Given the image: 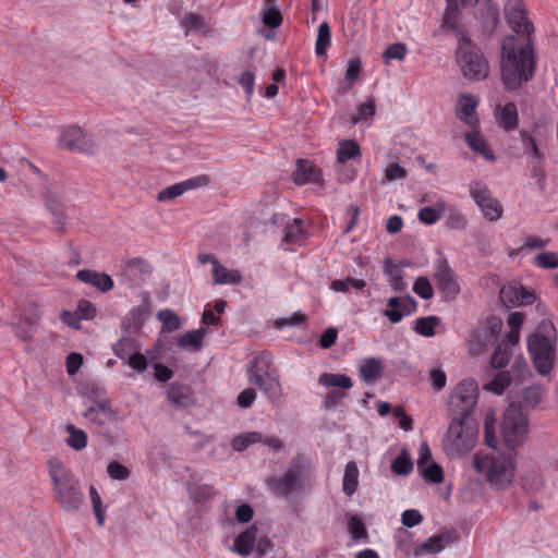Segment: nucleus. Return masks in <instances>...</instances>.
I'll return each instance as SVG.
<instances>
[{"label":"nucleus","mask_w":558,"mask_h":558,"mask_svg":"<svg viewBox=\"0 0 558 558\" xmlns=\"http://www.w3.org/2000/svg\"><path fill=\"white\" fill-rule=\"evenodd\" d=\"M519 136L524 153L532 158L535 163L544 165L545 154L538 147L535 136L526 130H520Z\"/></svg>","instance_id":"24"},{"label":"nucleus","mask_w":558,"mask_h":558,"mask_svg":"<svg viewBox=\"0 0 558 558\" xmlns=\"http://www.w3.org/2000/svg\"><path fill=\"white\" fill-rule=\"evenodd\" d=\"M446 210V203L437 201L435 206H426L420 209L417 217L423 223L430 226L437 222Z\"/></svg>","instance_id":"34"},{"label":"nucleus","mask_w":558,"mask_h":558,"mask_svg":"<svg viewBox=\"0 0 558 558\" xmlns=\"http://www.w3.org/2000/svg\"><path fill=\"white\" fill-rule=\"evenodd\" d=\"M306 236L304 222L301 219H293L284 228L283 241L289 244L300 245Z\"/></svg>","instance_id":"33"},{"label":"nucleus","mask_w":558,"mask_h":558,"mask_svg":"<svg viewBox=\"0 0 558 558\" xmlns=\"http://www.w3.org/2000/svg\"><path fill=\"white\" fill-rule=\"evenodd\" d=\"M512 378L509 372L502 371L496 374V376L487 384L486 389L501 395L511 384Z\"/></svg>","instance_id":"44"},{"label":"nucleus","mask_w":558,"mask_h":558,"mask_svg":"<svg viewBox=\"0 0 558 558\" xmlns=\"http://www.w3.org/2000/svg\"><path fill=\"white\" fill-rule=\"evenodd\" d=\"M505 15L509 27L517 36H507L502 40L500 63L501 81L507 90H514L529 82L535 70L532 35L534 27L530 22L522 0H508Z\"/></svg>","instance_id":"1"},{"label":"nucleus","mask_w":558,"mask_h":558,"mask_svg":"<svg viewBox=\"0 0 558 558\" xmlns=\"http://www.w3.org/2000/svg\"><path fill=\"white\" fill-rule=\"evenodd\" d=\"M205 332V328H199L197 330L186 332L179 338V344L183 348L193 347L199 350Z\"/></svg>","instance_id":"49"},{"label":"nucleus","mask_w":558,"mask_h":558,"mask_svg":"<svg viewBox=\"0 0 558 558\" xmlns=\"http://www.w3.org/2000/svg\"><path fill=\"white\" fill-rule=\"evenodd\" d=\"M256 537H257V527L256 526H251V527L246 529L245 531H243L235 537V539L233 542L232 550L243 557L248 556L254 548Z\"/></svg>","instance_id":"25"},{"label":"nucleus","mask_w":558,"mask_h":558,"mask_svg":"<svg viewBox=\"0 0 558 558\" xmlns=\"http://www.w3.org/2000/svg\"><path fill=\"white\" fill-rule=\"evenodd\" d=\"M59 144L62 148L86 154H93L97 146L94 137L76 125L68 126L62 131Z\"/></svg>","instance_id":"13"},{"label":"nucleus","mask_w":558,"mask_h":558,"mask_svg":"<svg viewBox=\"0 0 558 558\" xmlns=\"http://www.w3.org/2000/svg\"><path fill=\"white\" fill-rule=\"evenodd\" d=\"M458 38L457 62L468 80L481 81L488 76L489 65L482 51L466 37L462 28H451Z\"/></svg>","instance_id":"4"},{"label":"nucleus","mask_w":558,"mask_h":558,"mask_svg":"<svg viewBox=\"0 0 558 558\" xmlns=\"http://www.w3.org/2000/svg\"><path fill=\"white\" fill-rule=\"evenodd\" d=\"M421 472V475L435 484H439L444 480V472L439 464L435 462H430L428 464H425L422 466V469H418Z\"/></svg>","instance_id":"53"},{"label":"nucleus","mask_w":558,"mask_h":558,"mask_svg":"<svg viewBox=\"0 0 558 558\" xmlns=\"http://www.w3.org/2000/svg\"><path fill=\"white\" fill-rule=\"evenodd\" d=\"M331 32L327 22H323L318 26L317 38L315 43V52L318 57H325L330 46Z\"/></svg>","instance_id":"37"},{"label":"nucleus","mask_w":558,"mask_h":558,"mask_svg":"<svg viewBox=\"0 0 558 558\" xmlns=\"http://www.w3.org/2000/svg\"><path fill=\"white\" fill-rule=\"evenodd\" d=\"M465 420L451 418L442 439V448L449 457H462L470 452L476 442V434L464 426Z\"/></svg>","instance_id":"8"},{"label":"nucleus","mask_w":558,"mask_h":558,"mask_svg":"<svg viewBox=\"0 0 558 558\" xmlns=\"http://www.w3.org/2000/svg\"><path fill=\"white\" fill-rule=\"evenodd\" d=\"M441 320L438 316L420 317L415 320L414 331L420 336L429 338L435 336V328L440 325Z\"/></svg>","instance_id":"36"},{"label":"nucleus","mask_w":558,"mask_h":558,"mask_svg":"<svg viewBox=\"0 0 558 558\" xmlns=\"http://www.w3.org/2000/svg\"><path fill=\"white\" fill-rule=\"evenodd\" d=\"M47 464L56 501L65 511L80 510L84 504V494L78 478L59 459H50Z\"/></svg>","instance_id":"2"},{"label":"nucleus","mask_w":558,"mask_h":558,"mask_svg":"<svg viewBox=\"0 0 558 558\" xmlns=\"http://www.w3.org/2000/svg\"><path fill=\"white\" fill-rule=\"evenodd\" d=\"M417 303L410 296H402L399 310H385L384 315L389 319L391 324H398L404 316L411 315L416 311Z\"/></svg>","instance_id":"27"},{"label":"nucleus","mask_w":558,"mask_h":558,"mask_svg":"<svg viewBox=\"0 0 558 558\" xmlns=\"http://www.w3.org/2000/svg\"><path fill=\"white\" fill-rule=\"evenodd\" d=\"M466 145L476 154L481 155L488 161H495L496 156L489 148L486 140L481 135L476 129L464 134Z\"/></svg>","instance_id":"23"},{"label":"nucleus","mask_w":558,"mask_h":558,"mask_svg":"<svg viewBox=\"0 0 558 558\" xmlns=\"http://www.w3.org/2000/svg\"><path fill=\"white\" fill-rule=\"evenodd\" d=\"M263 22L266 26L276 28L281 24L282 15L278 9L271 5L263 12Z\"/></svg>","instance_id":"63"},{"label":"nucleus","mask_w":558,"mask_h":558,"mask_svg":"<svg viewBox=\"0 0 558 558\" xmlns=\"http://www.w3.org/2000/svg\"><path fill=\"white\" fill-rule=\"evenodd\" d=\"M84 415L99 425H105L114 418L116 412L107 402H100L92 405Z\"/></svg>","instance_id":"31"},{"label":"nucleus","mask_w":558,"mask_h":558,"mask_svg":"<svg viewBox=\"0 0 558 558\" xmlns=\"http://www.w3.org/2000/svg\"><path fill=\"white\" fill-rule=\"evenodd\" d=\"M361 149L355 141H343L339 143L337 149V159L340 163H344L354 157L360 156Z\"/></svg>","instance_id":"42"},{"label":"nucleus","mask_w":558,"mask_h":558,"mask_svg":"<svg viewBox=\"0 0 558 558\" xmlns=\"http://www.w3.org/2000/svg\"><path fill=\"white\" fill-rule=\"evenodd\" d=\"M407 54V46L402 43H396L388 46L383 52L385 63H390L392 60L402 61Z\"/></svg>","instance_id":"54"},{"label":"nucleus","mask_w":558,"mask_h":558,"mask_svg":"<svg viewBox=\"0 0 558 558\" xmlns=\"http://www.w3.org/2000/svg\"><path fill=\"white\" fill-rule=\"evenodd\" d=\"M181 25L185 29V35H189L191 32L202 33L207 29L204 17L196 13L185 14L181 20Z\"/></svg>","instance_id":"41"},{"label":"nucleus","mask_w":558,"mask_h":558,"mask_svg":"<svg viewBox=\"0 0 558 558\" xmlns=\"http://www.w3.org/2000/svg\"><path fill=\"white\" fill-rule=\"evenodd\" d=\"M65 429L69 434L66 445L70 448L80 451L87 446V435L83 429L77 428L73 424L66 425Z\"/></svg>","instance_id":"38"},{"label":"nucleus","mask_w":558,"mask_h":558,"mask_svg":"<svg viewBox=\"0 0 558 558\" xmlns=\"http://www.w3.org/2000/svg\"><path fill=\"white\" fill-rule=\"evenodd\" d=\"M375 99L373 97H368L365 102L357 107V113L351 119L352 123L356 124L368 117H372L375 113Z\"/></svg>","instance_id":"57"},{"label":"nucleus","mask_w":558,"mask_h":558,"mask_svg":"<svg viewBox=\"0 0 558 558\" xmlns=\"http://www.w3.org/2000/svg\"><path fill=\"white\" fill-rule=\"evenodd\" d=\"M391 470L397 475H408L412 472L413 462L407 450H402L401 453L392 461Z\"/></svg>","instance_id":"45"},{"label":"nucleus","mask_w":558,"mask_h":558,"mask_svg":"<svg viewBox=\"0 0 558 558\" xmlns=\"http://www.w3.org/2000/svg\"><path fill=\"white\" fill-rule=\"evenodd\" d=\"M469 193L487 220L497 221L501 218L504 208L499 201L493 197L490 190L484 182L472 181L469 184Z\"/></svg>","instance_id":"11"},{"label":"nucleus","mask_w":558,"mask_h":558,"mask_svg":"<svg viewBox=\"0 0 558 558\" xmlns=\"http://www.w3.org/2000/svg\"><path fill=\"white\" fill-rule=\"evenodd\" d=\"M397 549L402 554L403 557L414 556V546L412 541V534L404 530L399 529L395 536Z\"/></svg>","instance_id":"39"},{"label":"nucleus","mask_w":558,"mask_h":558,"mask_svg":"<svg viewBox=\"0 0 558 558\" xmlns=\"http://www.w3.org/2000/svg\"><path fill=\"white\" fill-rule=\"evenodd\" d=\"M501 300L508 306H519L532 304L535 296L522 286H509L500 291Z\"/></svg>","instance_id":"19"},{"label":"nucleus","mask_w":558,"mask_h":558,"mask_svg":"<svg viewBox=\"0 0 558 558\" xmlns=\"http://www.w3.org/2000/svg\"><path fill=\"white\" fill-rule=\"evenodd\" d=\"M313 484L312 476L305 473L300 458H294L281 476L267 480L268 488L279 497L299 493L304 486Z\"/></svg>","instance_id":"6"},{"label":"nucleus","mask_w":558,"mask_h":558,"mask_svg":"<svg viewBox=\"0 0 558 558\" xmlns=\"http://www.w3.org/2000/svg\"><path fill=\"white\" fill-rule=\"evenodd\" d=\"M359 468L354 461H349L344 466V474L342 478V490L344 495L351 497L359 487Z\"/></svg>","instance_id":"32"},{"label":"nucleus","mask_w":558,"mask_h":558,"mask_svg":"<svg viewBox=\"0 0 558 558\" xmlns=\"http://www.w3.org/2000/svg\"><path fill=\"white\" fill-rule=\"evenodd\" d=\"M510 357L511 352L508 349L498 345L492 355L490 365L494 368H502L509 363Z\"/></svg>","instance_id":"61"},{"label":"nucleus","mask_w":558,"mask_h":558,"mask_svg":"<svg viewBox=\"0 0 558 558\" xmlns=\"http://www.w3.org/2000/svg\"><path fill=\"white\" fill-rule=\"evenodd\" d=\"M529 432L527 418L521 408L511 404L504 413L501 421V435L507 447L514 449L526 438Z\"/></svg>","instance_id":"9"},{"label":"nucleus","mask_w":558,"mask_h":558,"mask_svg":"<svg viewBox=\"0 0 558 558\" xmlns=\"http://www.w3.org/2000/svg\"><path fill=\"white\" fill-rule=\"evenodd\" d=\"M260 357H254L247 368V381L257 386L271 402L279 401L282 397V388L279 376L259 367Z\"/></svg>","instance_id":"10"},{"label":"nucleus","mask_w":558,"mask_h":558,"mask_svg":"<svg viewBox=\"0 0 558 558\" xmlns=\"http://www.w3.org/2000/svg\"><path fill=\"white\" fill-rule=\"evenodd\" d=\"M534 264L545 269L558 268V254L555 252H543L535 256Z\"/></svg>","instance_id":"58"},{"label":"nucleus","mask_w":558,"mask_h":558,"mask_svg":"<svg viewBox=\"0 0 558 558\" xmlns=\"http://www.w3.org/2000/svg\"><path fill=\"white\" fill-rule=\"evenodd\" d=\"M348 530L354 541H367V531L362 520L356 515H350L348 519Z\"/></svg>","instance_id":"50"},{"label":"nucleus","mask_w":558,"mask_h":558,"mask_svg":"<svg viewBox=\"0 0 558 558\" xmlns=\"http://www.w3.org/2000/svg\"><path fill=\"white\" fill-rule=\"evenodd\" d=\"M107 473L112 480L125 481L131 475V470L118 461H111L107 465Z\"/></svg>","instance_id":"59"},{"label":"nucleus","mask_w":558,"mask_h":558,"mask_svg":"<svg viewBox=\"0 0 558 558\" xmlns=\"http://www.w3.org/2000/svg\"><path fill=\"white\" fill-rule=\"evenodd\" d=\"M477 105L478 99L475 96L462 94L459 96L456 106L457 118L472 129H477L480 122L475 112Z\"/></svg>","instance_id":"17"},{"label":"nucleus","mask_w":558,"mask_h":558,"mask_svg":"<svg viewBox=\"0 0 558 558\" xmlns=\"http://www.w3.org/2000/svg\"><path fill=\"white\" fill-rule=\"evenodd\" d=\"M473 465L497 489L507 488L514 478V462L511 457L475 453Z\"/></svg>","instance_id":"3"},{"label":"nucleus","mask_w":558,"mask_h":558,"mask_svg":"<svg viewBox=\"0 0 558 558\" xmlns=\"http://www.w3.org/2000/svg\"><path fill=\"white\" fill-rule=\"evenodd\" d=\"M318 384L326 388H339L330 390L324 398L323 404L327 409L337 407L347 396L342 390H349L353 386L352 379L348 375L327 372L319 375Z\"/></svg>","instance_id":"12"},{"label":"nucleus","mask_w":558,"mask_h":558,"mask_svg":"<svg viewBox=\"0 0 558 558\" xmlns=\"http://www.w3.org/2000/svg\"><path fill=\"white\" fill-rule=\"evenodd\" d=\"M76 278L82 282L96 287L101 292L110 291L113 288V280L109 275L104 272L82 269L77 271Z\"/></svg>","instance_id":"20"},{"label":"nucleus","mask_w":558,"mask_h":558,"mask_svg":"<svg viewBox=\"0 0 558 558\" xmlns=\"http://www.w3.org/2000/svg\"><path fill=\"white\" fill-rule=\"evenodd\" d=\"M89 496L97 523L98 525L102 526L105 523V510L102 508L100 495L98 494L96 487L93 485L89 487Z\"/></svg>","instance_id":"56"},{"label":"nucleus","mask_w":558,"mask_h":558,"mask_svg":"<svg viewBox=\"0 0 558 558\" xmlns=\"http://www.w3.org/2000/svg\"><path fill=\"white\" fill-rule=\"evenodd\" d=\"M495 423H496L495 412L488 411L486 413L485 421H484V440H485V444L489 448H493V449H495L497 446V438L495 435Z\"/></svg>","instance_id":"47"},{"label":"nucleus","mask_w":558,"mask_h":558,"mask_svg":"<svg viewBox=\"0 0 558 558\" xmlns=\"http://www.w3.org/2000/svg\"><path fill=\"white\" fill-rule=\"evenodd\" d=\"M157 317L163 324V328L167 331H174L181 326L179 316L171 310L159 311Z\"/></svg>","instance_id":"55"},{"label":"nucleus","mask_w":558,"mask_h":558,"mask_svg":"<svg viewBox=\"0 0 558 558\" xmlns=\"http://www.w3.org/2000/svg\"><path fill=\"white\" fill-rule=\"evenodd\" d=\"M114 354L124 360L137 351V342L132 338H122L113 347Z\"/></svg>","instance_id":"48"},{"label":"nucleus","mask_w":558,"mask_h":558,"mask_svg":"<svg viewBox=\"0 0 558 558\" xmlns=\"http://www.w3.org/2000/svg\"><path fill=\"white\" fill-rule=\"evenodd\" d=\"M468 220L460 211L451 209L447 218V226L451 229L462 230L466 227Z\"/></svg>","instance_id":"64"},{"label":"nucleus","mask_w":558,"mask_h":558,"mask_svg":"<svg viewBox=\"0 0 558 558\" xmlns=\"http://www.w3.org/2000/svg\"><path fill=\"white\" fill-rule=\"evenodd\" d=\"M41 311L37 305H32L23 315L22 320L15 326V333L22 340H31L34 329L39 324Z\"/></svg>","instance_id":"18"},{"label":"nucleus","mask_w":558,"mask_h":558,"mask_svg":"<svg viewBox=\"0 0 558 558\" xmlns=\"http://www.w3.org/2000/svg\"><path fill=\"white\" fill-rule=\"evenodd\" d=\"M498 123L507 132L518 128L519 113L514 102H507L498 108Z\"/></svg>","instance_id":"26"},{"label":"nucleus","mask_w":558,"mask_h":558,"mask_svg":"<svg viewBox=\"0 0 558 558\" xmlns=\"http://www.w3.org/2000/svg\"><path fill=\"white\" fill-rule=\"evenodd\" d=\"M384 365L377 357L363 360L359 367V375L366 384H374L383 377Z\"/></svg>","instance_id":"21"},{"label":"nucleus","mask_w":558,"mask_h":558,"mask_svg":"<svg viewBox=\"0 0 558 558\" xmlns=\"http://www.w3.org/2000/svg\"><path fill=\"white\" fill-rule=\"evenodd\" d=\"M211 275L214 283L216 284H240L243 279L239 270L228 269L220 263H215Z\"/></svg>","instance_id":"28"},{"label":"nucleus","mask_w":558,"mask_h":558,"mask_svg":"<svg viewBox=\"0 0 558 558\" xmlns=\"http://www.w3.org/2000/svg\"><path fill=\"white\" fill-rule=\"evenodd\" d=\"M486 336L485 330H477L473 332L468 339V348L472 355L476 356L486 350Z\"/></svg>","instance_id":"46"},{"label":"nucleus","mask_w":558,"mask_h":558,"mask_svg":"<svg viewBox=\"0 0 558 558\" xmlns=\"http://www.w3.org/2000/svg\"><path fill=\"white\" fill-rule=\"evenodd\" d=\"M294 183L299 185L308 182H319L322 179L320 170L313 166L308 160L300 159L296 163V169L292 174Z\"/></svg>","instance_id":"22"},{"label":"nucleus","mask_w":558,"mask_h":558,"mask_svg":"<svg viewBox=\"0 0 558 558\" xmlns=\"http://www.w3.org/2000/svg\"><path fill=\"white\" fill-rule=\"evenodd\" d=\"M545 333L535 332L527 339V349L534 367L541 375H547L554 366L556 330L551 323L543 325Z\"/></svg>","instance_id":"5"},{"label":"nucleus","mask_w":558,"mask_h":558,"mask_svg":"<svg viewBox=\"0 0 558 558\" xmlns=\"http://www.w3.org/2000/svg\"><path fill=\"white\" fill-rule=\"evenodd\" d=\"M449 541V535H433L425 542L420 544L414 549V556L438 554L440 553Z\"/></svg>","instance_id":"30"},{"label":"nucleus","mask_w":558,"mask_h":558,"mask_svg":"<svg viewBox=\"0 0 558 558\" xmlns=\"http://www.w3.org/2000/svg\"><path fill=\"white\" fill-rule=\"evenodd\" d=\"M434 279L437 288L441 291L445 299L450 301L457 299L460 293V286L453 270L446 262H439L435 266Z\"/></svg>","instance_id":"15"},{"label":"nucleus","mask_w":558,"mask_h":558,"mask_svg":"<svg viewBox=\"0 0 558 558\" xmlns=\"http://www.w3.org/2000/svg\"><path fill=\"white\" fill-rule=\"evenodd\" d=\"M428 379L432 387L437 391L444 389L447 383L446 373L439 366L429 369Z\"/></svg>","instance_id":"62"},{"label":"nucleus","mask_w":558,"mask_h":558,"mask_svg":"<svg viewBox=\"0 0 558 558\" xmlns=\"http://www.w3.org/2000/svg\"><path fill=\"white\" fill-rule=\"evenodd\" d=\"M150 264L141 257L130 258L121 265L119 276L129 288L138 287L150 275Z\"/></svg>","instance_id":"14"},{"label":"nucleus","mask_w":558,"mask_h":558,"mask_svg":"<svg viewBox=\"0 0 558 558\" xmlns=\"http://www.w3.org/2000/svg\"><path fill=\"white\" fill-rule=\"evenodd\" d=\"M167 396L170 402L179 407L186 405L190 401V390L184 385L171 384Z\"/></svg>","instance_id":"40"},{"label":"nucleus","mask_w":558,"mask_h":558,"mask_svg":"<svg viewBox=\"0 0 558 558\" xmlns=\"http://www.w3.org/2000/svg\"><path fill=\"white\" fill-rule=\"evenodd\" d=\"M263 434L258 432L243 433L232 439L231 446L235 451H243L250 445L260 442Z\"/></svg>","instance_id":"43"},{"label":"nucleus","mask_w":558,"mask_h":558,"mask_svg":"<svg viewBox=\"0 0 558 558\" xmlns=\"http://www.w3.org/2000/svg\"><path fill=\"white\" fill-rule=\"evenodd\" d=\"M209 182L210 180L208 175L201 174L161 190L157 195V199L159 202H169L183 195L190 190L206 186Z\"/></svg>","instance_id":"16"},{"label":"nucleus","mask_w":558,"mask_h":558,"mask_svg":"<svg viewBox=\"0 0 558 558\" xmlns=\"http://www.w3.org/2000/svg\"><path fill=\"white\" fill-rule=\"evenodd\" d=\"M46 205L53 216V223L57 226L58 230L61 232L65 227L66 213L62 203L57 199L52 194H49L46 199Z\"/></svg>","instance_id":"35"},{"label":"nucleus","mask_w":558,"mask_h":558,"mask_svg":"<svg viewBox=\"0 0 558 558\" xmlns=\"http://www.w3.org/2000/svg\"><path fill=\"white\" fill-rule=\"evenodd\" d=\"M385 271L389 275L390 286L395 291H403L405 289L402 274L396 268L391 259L385 260Z\"/></svg>","instance_id":"52"},{"label":"nucleus","mask_w":558,"mask_h":558,"mask_svg":"<svg viewBox=\"0 0 558 558\" xmlns=\"http://www.w3.org/2000/svg\"><path fill=\"white\" fill-rule=\"evenodd\" d=\"M478 400V385L473 378L462 379L452 389L448 400V412L452 418L466 420Z\"/></svg>","instance_id":"7"},{"label":"nucleus","mask_w":558,"mask_h":558,"mask_svg":"<svg viewBox=\"0 0 558 558\" xmlns=\"http://www.w3.org/2000/svg\"><path fill=\"white\" fill-rule=\"evenodd\" d=\"M476 2L477 0H447L442 26L447 28H461L457 22L459 7H472L475 5Z\"/></svg>","instance_id":"29"},{"label":"nucleus","mask_w":558,"mask_h":558,"mask_svg":"<svg viewBox=\"0 0 558 558\" xmlns=\"http://www.w3.org/2000/svg\"><path fill=\"white\" fill-rule=\"evenodd\" d=\"M190 494L196 502H204L216 495V489L214 486L207 484L193 485L190 486Z\"/></svg>","instance_id":"51"},{"label":"nucleus","mask_w":558,"mask_h":558,"mask_svg":"<svg viewBox=\"0 0 558 558\" xmlns=\"http://www.w3.org/2000/svg\"><path fill=\"white\" fill-rule=\"evenodd\" d=\"M413 291L424 300H429L434 295L432 283L426 277H418L414 281Z\"/></svg>","instance_id":"60"}]
</instances>
